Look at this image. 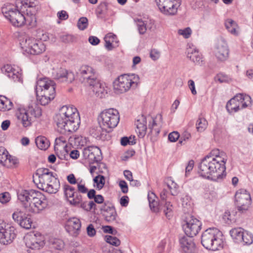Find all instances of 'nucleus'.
I'll return each mask as SVG.
<instances>
[{
	"instance_id": "obj_17",
	"label": "nucleus",
	"mask_w": 253,
	"mask_h": 253,
	"mask_svg": "<svg viewBox=\"0 0 253 253\" xmlns=\"http://www.w3.org/2000/svg\"><path fill=\"white\" fill-rule=\"evenodd\" d=\"M24 241L26 247L33 250L40 249L44 244L43 237L38 232L27 234L24 237Z\"/></svg>"
},
{
	"instance_id": "obj_46",
	"label": "nucleus",
	"mask_w": 253,
	"mask_h": 253,
	"mask_svg": "<svg viewBox=\"0 0 253 253\" xmlns=\"http://www.w3.org/2000/svg\"><path fill=\"white\" fill-rule=\"evenodd\" d=\"M93 182L96 184V188L100 190L105 184V178L103 175H98L93 179Z\"/></svg>"
},
{
	"instance_id": "obj_21",
	"label": "nucleus",
	"mask_w": 253,
	"mask_h": 253,
	"mask_svg": "<svg viewBox=\"0 0 253 253\" xmlns=\"http://www.w3.org/2000/svg\"><path fill=\"white\" fill-rule=\"evenodd\" d=\"M64 194L70 205L76 206L82 201V196L75 191L74 188L68 185L64 184Z\"/></svg>"
},
{
	"instance_id": "obj_27",
	"label": "nucleus",
	"mask_w": 253,
	"mask_h": 253,
	"mask_svg": "<svg viewBox=\"0 0 253 253\" xmlns=\"http://www.w3.org/2000/svg\"><path fill=\"white\" fill-rule=\"evenodd\" d=\"M29 114L28 110L25 109L20 110L17 114L18 119L21 122L25 127L28 126L31 124V118L29 116Z\"/></svg>"
},
{
	"instance_id": "obj_23",
	"label": "nucleus",
	"mask_w": 253,
	"mask_h": 253,
	"mask_svg": "<svg viewBox=\"0 0 253 253\" xmlns=\"http://www.w3.org/2000/svg\"><path fill=\"white\" fill-rule=\"evenodd\" d=\"M2 72L14 82H20L21 74L20 69L15 66L7 64L1 68Z\"/></svg>"
},
{
	"instance_id": "obj_32",
	"label": "nucleus",
	"mask_w": 253,
	"mask_h": 253,
	"mask_svg": "<svg viewBox=\"0 0 253 253\" xmlns=\"http://www.w3.org/2000/svg\"><path fill=\"white\" fill-rule=\"evenodd\" d=\"M28 112L35 118H39L42 116L41 108L36 103H31L28 108Z\"/></svg>"
},
{
	"instance_id": "obj_24",
	"label": "nucleus",
	"mask_w": 253,
	"mask_h": 253,
	"mask_svg": "<svg viewBox=\"0 0 253 253\" xmlns=\"http://www.w3.org/2000/svg\"><path fill=\"white\" fill-rule=\"evenodd\" d=\"M91 84H88L90 89L97 97L103 98L107 93V87L105 84L101 83L98 78L92 81Z\"/></svg>"
},
{
	"instance_id": "obj_26",
	"label": "nucleus",
	"mask_w": 253,
	"mask_h": 253,
	"mask_svg": "<svg viewBox=\"0 0 253 253\" xmlns=\"http://www.w3.org/2000/svg\"><path fill=\"white\" fill-rule=\"evenodd\" d=\"M187 57L195 64L200 65L203 62L202 55L194 48L187 49Z\"/></svg>"
},
{
	"instance_id": "obj_50",
	"label": "nucleus",
	"mask_w": 253,
	"mask_h": 253,
	"mask_svg": "<svg viewBox=\"0 0 253 253\" xmlns=\"http://www.w3.org/2000/svg\"><path fill=\"white\" fill-rule=\"evenodd\" d=\"M74 79V74L72 72L66 71V73H64V82L65 81L67 83H71Z\"/></svg>"
},
{
	"instance_id": "obj_57",
	"label": "nucleus",
	"mask_w": 253,
	"mask_h": 253,
	"mask_svg": "<svg viewBox=\"0 0 253 253\" xmlns=\"http://www.w3.org/2000/svg\"><path fill=\"white\" fill-rule=\"evenodd\" d=\"M149 206L152 211L154 212H158L160 211V204L157 201H154L149 204Z\"/></svg>"
},
{
	"instance_id": "obj_63",
	"label": "nucleus",
	"mask_w": 253,
	"mask_h": 253,
	"mask_svg": "<svg viewBox=\"0 0 253 253\" xmlns=\"http://www.w3.org/2000/svg\"><path fill=\"white\" fill-rule=\"evenodd\" d=\"M188 86H189L190 89L191 90L192 93L193 95L196 94L197 91L195 89L194 82L192 80H190L188 81Z\"/></svg>"
},
{
	"instance_id": "obj_53",
	"label": "nucleus",
	"mask_w": 253,
	"mask_h": 253,
	"mask_svg": "<svg viewBox=\"0 0 253 253\" xmlns=\"http://www.w3.org/2000/svg\"><path fill=\"white\" fill-rule=\"evenodd\" d=\"M10 196L8 192H4L0 194V202L2 204H6L10 201Z\"/></svg>"
},
{
	"instance_id": "obj_18",
	"label": "nucleus",
	"mask_w": 253,
	"mask_h": 253,
	"mask_svg": "<svg viewBox=\"0 0 253 253\" xmlns=\"http://www.w3.org/2000/svg\"><path fill=\"white\" fill-rule=\"evenodd\" d=\"M79 74L82 79V82L88 84H91L92 81L98 77L95 70L92 67L88 65H83L79 70Z\"/></svg>"
},
{
	"instance_id": "obj_40",
	"label": "nucleus",
	"mask_w": 253,
	"mask_h": 253,
	"mask_svg": "<svg viewBox=\"0 0 253 253\" xmlns=\"http://www.w3.org/2000/svg\"><path fill=\"white\" fill-rule=\"evenodd\" d=\"M116 38V35L111 33L108 34L105 36L104 41L105 42V46L108 50H111L113 49V45L112 42H113Z\"/></svg>"
},
{
	"instance_id": "obj_19",
	"label": "nucleus",
	"mask_w": 253,
	"mask_h": 253,
	"mask_svg": "<svg viewBox=\"0 0 253 253\" xmlns=\"http://www.w3.org/2000/svg\"><path fill=\"white\" fill-rule=\"evenodd\" d=\"M12 218L21 227L26 229L31 228L33 222L28 214L20 209H17L12 214Z\"/></svg>"
},
{
	"instance_id": "obj_48",
	"label": "nucleus",
	"mask_w": 253,
	"mask_h": 253,
	"mask_svg": "<svg viewBox=\"0 0 253 253\" xmlns=\"http://www.w3.org/2000/svg\"><path fill=\"white\" fill-rule=\"evenodd\" d=\"M105 240L110 244L116 247L119 246L121 243L120 241L117 237L111 236H106Z\"/></svg>"
},
{
	"instance_id": "obj_43",
	"label": "nucleus",
	"mask_w": 253,
	"mask_h": 253,
	"mask_svg": "<svg viewBox=\"0 0 253 253\" xmlns=\"http://www.w3.org/2000/svg\"><path fill=\"white\" fill-rule=\"evenodd\" d=\"M182 205L184 209L191 211L192 210V202L191 198L188 195L184 196L181 199ZM185 211L186 210H184Z\"/></svg>"
},
{
	"instance_id": "obj_16",
	"label": "nucleus",
	"mask_w": 253,
	"mask_h": 253,
	"mask_svg": "<svg viewBox=\"0 0 253 253\" xmlns=\"http://www.w3.org/2000/svg\"><path fill=\"white\" fill-rule=\"evenodd\" d=\"M36 91L37 94L41 95L55 93V84L53 81L46 78L40 79L37 82Z\"/></svg>"
},
{
	"instance_id": "obj_61",
	"label": "nucleus",
	"mask_w": 253,
	"mask_h": 253,
	"mask_svg": "<svg viewBox=\"0 0 253 253\" xmlns=\"http://www.w3.org/2000/svg\"><path fill=\"white\" fill-rule=\"evenodd\" d=\"M194 161L193 160H191L188 162V165H187V166L186 167V168H185L186 176H187L188 175V173L192 170V169L194 167Z\"/></svg>"
},
{
	"instance_id": "obj_1",
	"label": "nucleus",
	"mask_w": 253,
	"mask_h": 253,
	"mask_svg": "<svg viewBox=\"0 0 253 253\" xmlns=\"http://www.w3.org/2000/svg\"><path fill=\"white\" fill-rule=\"evenodd\" d=\"M226 154L214 149L201 161L198 173L203 177L213 181L221 180L225 176Z\"/></svg>"
},
{
	"instance_id": "obj_30",
	"label": "nucleus",
	"mask_w": 253,
	"mask_h": 253,
	"mask_svg": "<svg viewBox=\"0 0 253 253\" xmlns=\"http://www.w3.org/2000/svg\"><path fill=\"white\" fill-rule=\"evenodd\" d=\"M240 103L236 101L235 98H232L228 101L226 108L228 112L230 113L236 112L240 109H242Z\"/></svg>"
},
{
	"instance_id": "obj_54",
	"label": "nucleus",
	"mask_w": 253,
	"mask_h": 253,
	"mask_svg": "<svg viewBox=\"0 0 253 253\" xmlns=\"http://www.w3.org/2000/svg\"><path fill=\"white\" fill-rule=\"evenodd\" d=\"M191 137V134L187 130L184 131L181 135H180V140L178 142L189 141Z\"/></svg>"
},
{
	"instance_id": "obj_52",
	"label": "nucleus",
	"mask_w": 253,
	"mask_h": 253,
	"mask_svg": "<svg viewBox=\"0 0 253 253\" xmlns=\"http://www.w3.org/2000/svg\"><path fill=\"white\" fill-rule=\"evenodd\" d=\"M178 138H180V134L176 131L170 132L168 136L169 140L171 142H175Z\"/></svg>"
},
{
	"instance_id": "obj_35",
	"label": "nucleus",
	"mask_w": 253,
	"mask_h": 253,
	"mask_svg": "<svg viewBox=\"0 0 253 253\" xmlns=\"http://www.w3.org/2000/svg\"><path fill=\"white\" fill-rule=\"evenodd\" d=\"M87 197L89 199H94V203L98 204L104 202V197L101 195H96V191L94 189H90L87 193Z\"/></svg>"
},
{
	"instance_id": "obj_6",
	"label": "nucleus",
	"mask_w": 253,
	"mask_h": 253,
	"mask_svg": "<svg viewBox=\"0 0 253 253\" xmlns=\"http://www.w3.org/2000/svg\"><path fill=\"white\" fill-rule=\"evenodd\" d=\"M21 4L20 0L17 1L16 6H7L2 8L4 17L15 27H21L25 23V9L19 7Z\"/></svg>"
},
{
	"instance_id": "obj_41",
	"label": "nucleus",
	"mask_w": 253,
	"mask_h": 253,
	"mask_svg": "<svg viewBox=\"0 0 253 253\" xmlns=\"http://www.w3.org/2000/svg\"><path fill=\"white\" fill-rule=\"evenodd\" d=\"M5 161L2 163V165L7 168H11L15 166L18 163V160L15 157L9 155L4 160Z\"/></svg>"
},
{
	"instance_id": "obj_37",
	"label": "nucleus",
	"mask_w": 253,
	"mask_h": 253,
	"mask_svg": "<svg viewBox=\"0 0 253 253\" xmlns=\"http://www.w3.org/2000/svg\"><path fill=\"white\" fill-rule=\"evenodd\" d=\"M54 123L56 124V129L57 131L62 133L63 129V117L61 114H57L54 118Z\"/></svg>"
},
{
	"instance_id": "obj_8",
	"label": "nucleus",
	"mask_w": 253,
	"mask_h": 253,
	"mask_svg": "<svg viewBox=\"0 0 253 253\" xmlns=\"http://www.w3.org/2000/svg\"><path fill=\"white\" fill-rule=\"evenodd\" d=\"M66 110L64 112V130L74 132L79 127L80 118L79 113L73 105L64 106Z\"/></svg>"
},
{
	"instance_id": "obj_38",
	"label": "nucleus",
	"mask_w": 253,
	"mask_h": 253,
	"mask_svg": "<svg viewBox=\"0 0 253 253\" xmlns=\"http://www.w3.org/2000/svg\"><path fill=\"white\" fill-rule=\"evenodd\" d=\"M208 126V122L205 118L199 117L196 123V129L199 132L204 131Z\"/></svg>"
},
{
	"instance_id": "obj_34",
	"label": "nucleus",
	"mask_w": 253,
	"mask_h": 253,
	"mask_svg": "<svg viewBox=\"0 0 253 253\" xmlns=\"http://www.w3.org/2000/svg\"><path fill=\"white\" fill-rule=\"evenodd\" d=\"M37 99L42 105H47L51 100L53 99L55 96V93L52 94H37Z\"/></svg>"
},
{
	"instance_id": "obj_56",
	"label": "nucleus",
	"mask_w": 253,
	"mask_h": 253,
	"mask_svg": "<svg viewBox=\"0 0 253 253\" xmlns=\"http://www.w3.org/2000/svg\"><path fill=\"white\" fill-rule=\"evenodd\" d=\"M53 245L55 249L60 250L63 248V241L61 239H55Z\"/></svg>"
},
{
	"instance_id": "obj_7",
	"label": "nucleus",
	"mask_w": 253,
	"mask_h": 253,
	"mask_svg": "<svg viewBox=\"0 0 253 253\" xmlns=\"http://www.w3.org/2000/svg\"><path fill=\"white\" fill-rule=\"evenodd\" d=\"M99 118L100 127L109 131L117 126L120 121V115L117 109L109 108L103 111L99 115Z\"/></svg>"
},
{
	"instance_id": "obj_36",
	"label": "nucleus",
	"mask_w": 253,
	"mask_h": 253,
	"mask_svg": "<svg viewBox=\"0 0 253 253\" xmlns=\"http://www.w3.org/2000/svg\"><path fill=\"white\" fill-rule=\"evenodd\" d=\"M244 231L243 228H236L230 230V235L233 239L238 243H240Z\"/></svg>"
},
{
	"instance_id": "obj_44",
	"label": "nucleus",
	"mask_w": 253,
	"mask_h": 253,
	"mask_svg": "<svg viewBox=\"0 0 253 253\" xmlns=\"http://www.w3.org/2000/svg\"><path fill=\"white\" fill-rule=\"evenodd\" d=\"M253 242V236L252 234L248 231H244L243 235H242V239L240 243L244 244L250 245Z\"/></svg>"
},
{
	"instance_id": "obj_62",
	"label": "nucleus",
	"mask_w": 253,
	"mask_h": 253,
	"mask_svg": "<svg viewBox=\"0 0 253 253\" xmlns=\"http://www.w3.org/2000/svg\"><path fill=\"white\" fill-rule=\"evenodd\" d=\"M78 191L79 192L85 194L88 193V191L87 188L84 184H82L81 183L78 184Z\"/></svg>"
},
{
	"instance_id": "obj_42",
	"label": "nucleus",
	"mask_w": 253,
	"mask_h": 253,
	"mask_svg": "<svg viewBox=\"0 0 253 253\" xmlns=\"http://www.w3.org/2000/svg\"><path fill=\"white\" fill-rule=\"evenodd\" d=\"M69 142H87L89 140L88 138L80 134H73L70 136L68 139Z\"/></svg>"
},
{
	"instance_id": "obj_58",
	"label": "nucleus",
	"mask_w": 253,
	"mask_h": 253,
	"mask_svg": "<svg viewBox=\"0 0 253 253\" xmlns=\"http://www.w3.org/2000/svg\"><path fill=\"white\" fill-rule=\"evenodd\" d=\"M150 55L153 60H156L160 57V53L158 50L153 49L151 50Z\"/></svg>"
},
{
	"instance_id": "obj_55",
	"label": "nucleus",
	"mask_w": 253,
	"mask_h": 253,
	"mask_svg": "<svg viewBox=\"0 0 253 253\" xmlns=\"http://www.w3.org/2000/svg\"><path fill=\"white\" fill-rule=\"evenodd\" d=\"M87 235L90 237H94L96 235V230L92 224H90L86 228Z\"/></svg>"
},
{
	"instance_id": "obj_10",
	"label": "nucleus",
	"mask_w": 253,
	"mask_h": 253,
	"mask_svg": "<svg viewBox=\"0 0 253 253\" xmlns=\"http://www.w3.org/2000/svg\"><path fill=\"white\" fill-rule=\"evenodd\" d=\"M21 4L19 6L22 9H25L24 18L25 24L33 27L36 25V18L35 16L37 9V2L34 0H21Z\"/></svg>"
},
{
	"instance_id": "obj_29",
	"label": "nucleus",
	"mask_w": 253,
	"mask_h": 253,
	"mask_svg": "<svg viewBox=\"0 0 253 253\" xmlns=\"http://www.w3.org/2000/svg\"><path fill=\"white\" fill-rule=\"evenodd\" d=\"M160 211H163L165 215L170 218L172 215L173 206L169 202H161Z\"/></svg>"
},
{
	"instance_id": "obj_33",
	"label": "nucleus",
	"mask_w": 253,
	"mask_h": 253,
	"mask_svg": "<svg viewBox=\"0 0 253 253\" xmlns=\"http://www.w3.org/2000/svg\"><path fill=\"white\" fill-rule=\"evenodd\" d=\"M13 107L12 101L4 96H0V109L3 111L9 110Z\"/></svg>"
},
{
	"instance_id": "obj_9",
	"label": "nucleus",
	"mask_w": 253,
	"mask_h": 253,
	"mask_svg": "<svg viewBox=\"0 0 253 253\" xmlns=\"http://www.w3.org/2000/svg\"><path fill=\"white\" fill-rule=\"evenodd\" d=\"M139 79V76L136 75H121L114 82V89L117 93L126 92L131 87H136Z\"/></svg>"
},
{
	"instance_id": "obj_15",
	"label": "nucleus",
	"mask_w": 253,
	"mask_h": 253,
	"mask_svg": "<svg viewBox=\"0 0 253 253\" xmlns=\"http://www.w3.org/2000/svg\"><path fill=\"white\" fill-rule=\"evenodd\" d=\"M235 198L238 211L243 212L248 210L251 204V198L250 193L246 190L242 189L237 191Z\"/></svg>"
},
{
	"instance_id": "obj_39",
	"label": "nucleus",
	"mask_w": 253,
	"mask_h": 253,
	"mask_svg": "<svg viewBox=\"0 0 253 253\" xmlns=\"http://www.w3.org/2000/svg\"><path fill=\"white\" fill-rule=\"evenodd\" d=\"M134 21L137 26L139 33L140 35H144L147 31L146 21H143L141 19H136L134 20Z\"/></svg>"
},
{
	"instance_id": "obj_31",
	"label": "nucleus",
	"mask_w": 253,
	"mask_h": 253,
	"mask_svg": "<svg viewBox=\"0 0 253 253\" xmlns=\"http://www.w3.org/2000/svg\"><path fill=\"white\" fill-rule=\"evenodd\" d=\"M225 26L227 30L232 34L237 35L238 26L236 22L231 19H227L225 20Z\"/></svg>"
},
{
	"instance_id": "obj_11",
	"label": "nucleus",
	"mask_w": 253,
	"mask_h": 253,
	"mask_svg": "<svg viewBox=\"0 0 253 253\" xmlns=\"http://www.w3.org/2000/svg\"><path fill=\"white\" fill-rule=\"evenodd\" d=\"M137 137L134 135H131L129 137L124 136L121 138L120 142H136L141 141L146 135L147 130V120L145 116H141L136 122Z\"/></svg>"
},
{
	"instance_id": "obj_47",
	"label": "nucleus",
	"mask_w": 253,
	"mask_h": 253,
	"mask_svg": "<svg viewBox=\"0 0 253 253\" xmlns=\"http://www.w3.org/2000/svg\"><path fill=\"white\" fill-rule=\"evenodd\" d=\"M77 26L81 30H85L88 26V19L87 18L84 17L80 18L78 20Z\"/></svg>"
},
{
	"instance_id": "obj_2",
	"label": "nucleus",
	"mask_w": 253,
	"mask_h": 253,
	"mask_svg": "<svg viewBox=\"0 0 253 253\" xmlns=\"http://www.w3.org/2000/svg\"><path fill=\"white\" fill-rule=\"evenodd\" d=\"M18 200L28 211L39 213L48 206V200L42 192L35 190H22L17 193Z\"/></svg>"
},
{
	"instance_id": "obj_20",
	"label": "nucleus",
	"mask_w": 253,
	"mask_h": 253,
	"mask_svg": "<svg viewBox=\"0 0 253 253\" xmlns=\"http://www.w3.org/2000/svg\"><path fill=\"white\" fill-rule=\"evenodd\" d=\"M229 50L226 41L221 39L218 40L215 49L214 54L220 61H226L229 57Z\"/></svg>"
},
{
	"instance_id": "obj_64",
	"label": "nucleus",
	"mask_w": 253,
	"mask_h": 253,
	"mask_svg": "<svg viewBox=\"0 0 253 253\" xmlns=\"http://www.w3.org/2000/svg\"><path fill=\"white\" fill-rule=\"evenodd\" d=\"M88 41L92 45H94L98 44L100 42L99 39L96 37L94 36L89 37L88 38Z\"/></svg>"
},
{
	"instance_id": "obj_13",
	"label": "nucleus",
	"mask_w": 253,
	"mask_h": 253,
	"mask_svg": "<svg viewBox=\"0 0 253 253\" xmlns=\"http://www.w3.org/2000/svg\"><path fill=\"white\" fill-rule=\"evenodd\" d=\"M161 13L167 16H172L176 14L178 7L181 0H155Z\"/></svg>"
},
{
	"instance_id": "obj_3",
	"label": "nucleus",
	"mask_w": 253,
	"mask_h": 253,
	"mask_svg": "<svg viewBox=\"0 0 253 253\" xmlns=\"http://www.w3.org/2000/svg\"><path fill=\"white\" fill-rule=\"evenodd\" d=\"M33 179L39 189L50 194L56 193L60 187L59 180L47 169H37L33 174Z\"/></svg>"
},
{
	"instance_id": "obj_49",
	"label": "nucleus",
	"mask_w": 253,
	"mask_h": 253,
	"mask_svg": "<svg viewBox=\"0 0 253 253\" xmlns=\"http://www.w3.org/2000/svg\"><path fill=\"white\" fill-rule=\"evenodd\" d=\"M192 31L189 27H187L184 29H179L178 30V34L182 35L184 38L187 39L191 35Z\"/></svg>"
},
{
	"instance_id": "obj_12",
	"label": "nucleus",
	"mask_w": 253,
	"mask_h": 253,
	"mask_svg": "<svg viewBox=\"0 0 253 253\" xmlns=\"http://www.w3.org/2000/svg\"><path fill=\"white\" fill-rule=\"evenodd\" d=\"M184 222L183 228L187 236L194 237L201 230L202 223L193 215L185 213Z\"/></svg>"
},
{
	"instance_id": "obj_14",
	"label": "nucleus",
	"mask_w": 253,
	"mask_h": 253,
	"mask_svg": "<svg viewBox=\"0 0 253 253\" xmlns=\"http://www.w3.org/2000/svg\"><path fill=\"white\" fill-rule=\"evenodd\" d=\"M16 236V229L10 224L0 222V243L8 245L11 243Z\"/></svg>"
},
{
	"instance_id": "obj_28",
	"label": "nucleus",
	"mask_w": 253,
	"mask_h": 253,
	"mask_svg": "<svg viewBox=\"0 0 253 253\" xmlns=\"http://www.w3.org/2000/svg\"><path fill=\"white\" fill-rule=\"evenodd\" d=\"M240 103L241 108H245L251 104V97L248 95L238 94L233 97Z\"/></svg>"
},
{
	"instance_id": "obj_5",
	"label": "nucleus",
	"mask_w": 253,
	"mask_h": 253,
	"mask_svg": "<svg viewBox=\"0 0 253 253\" xmlns=\"http://www.w3.org/2000/svg\"><path fill=\"white\" fill-rule=\"evenodd\" d=\"M19 44L25 55H39L45 50V45L42 41L26 35L20 37Z\"/></svg>"
},
{
	"instance_id": "obj_45",
	"label": "nucleus",
	"mask_w": 253,
	"mask_h": 253,
	"mask_svg": "<svg viewBox=\"0 0 253 253\" xmlns=\"http://www.w3.org/2000/svg\"><path fill=\"white\" fill-rule=\"evenodd\" d=\"M109 9V6L107 3L103 2L101 3L96 9V13L97 15H105L107 14Z\"/></svg>"
},
{
	"instance_id": "obj_59",
	"label": "nucleus",
	"mask_w": 253,
	"mask_h": 253,
	"mask_svg": "<svg viewBox=\"0 0 253 253\" xmlns=\"http://www.w3.org/2000/svg\"><path fill=\"white\" fill-rule=\"evenodd\" d=\"M110 139L111 135L106 132L101 133L99 136V140L102 141H108Z\"/></svg>"
},
{
	"instance_id": "obj_60",
	"label": "nucleus",
	"mask_w": 253,
	"mask_h": 253,
	"mask_svg": "<svg viewBox=\"0 0 253 253\" xmlns=\"http://www.w3.org/2000/svg\"><path fill=\"white\" fill-rule=\"evenodd\" d=\"M119 186L123 193H126L128 192L127 183L124 180H121L119 182Z\"/></svg>"
},
{
	"instance_id": "obj_4",
	"label": "nucleus",
	"mask_w": 253,
	"mask_h": 253,
	"mask_svg": "<svg viewBox=\"0 0 253 253\" xmlns=\"http://www.w3.org/2000/svg\"><path fill=\"white\" fill-rule=\"evenodd\" d=\"M201 243L207 249L217 251L223 247L224 242L221 233L216 228H209L201 236Z\"/></svg>"
},
{
	"instance_id": "obj_25",
	"label": "nucleus",
	"mask_w": 253,
	"mask_h": 253,
	"mask_svg": "<svg viewBox=\"0 0 253 253\" xmlns=\"http://www.w3.org/2000/svg\"><path fill=\"white\" fill-rule=\"evenodd\" d=\"M191 237L183 236L179 239L180 248L185 253H192L195 250V244Z\"/></svg>"
},
{
	"instance_id": "obj_22",
	"label": "nucleus",
	"mask_w": 253,
	"mask_h": 253,
	"mask_svg": "<svg viewBox=\"0 0 253 253\" xmlns=\"http://www.w3.org/2000/svg\"><path fill=\"white\" fill-rule=\"evenodd\" d=\"M81 222L77 217H72L69 219L66 223L65 228L66 231L73 237L78 236L81 231Z\"/></svg>"
},
{
	"instance_id": "obj_51",
	"label": "nucleus",
	"mask_w": 253,
	"mask_h": 253,
	"mask_svg": "<svg viewBox=\"0 0 253 253\" xmlns=\"http://www.w3.org/2000/svg\"><path fill=\"white\" fill-rule=\"evenodd\" d=\"M8 151L3 147H0V164H2L8 157Z\"/></svg>"
}]
</instances>
